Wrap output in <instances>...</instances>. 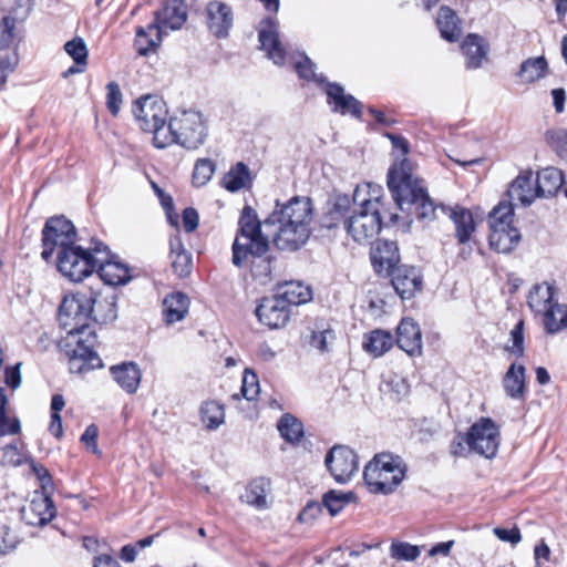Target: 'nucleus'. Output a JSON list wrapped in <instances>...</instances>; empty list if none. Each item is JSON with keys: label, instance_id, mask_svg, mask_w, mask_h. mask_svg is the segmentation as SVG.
I'll use <instances>...</instances> for the list:
<instances>
[{"label": "nucleus", "instance_id": "obj_18", "mask_svg": "<svg viewBox=\"0 0 567 567\" xmlns=\"http://www.w3.org/2000/svg\"><path fill=\"white\" fill-rule=\"evenodd\" d=\"M391 284L402 299H411L422 289V276L415 267L401 265L391 274Z\"/></svg>", "mask_w": 567, "mask_h": 567}, {"label": "nucleus", "instance_id": "obj_55", "mask_svg": "<svg viewBox=\"0 0 567 567\" xmlns=\"http://www.w3.org/2000/svg\"><path fill=\"white\" fill-rule=\"evenodd\" d=\"M107 94H106V105L110 112L116 116L120 112L122 104V93L120 86L115 82H110L106 85Z\"/></svg>", "mask_w": 567, "mask_h": 567}, {"label": "nucleus", "instance_id": "obj_62", "mask_svg": "<svg viewBox=\"0 0 567 567\" xmlns=\"http://www.w3.org/2000/svg\"><path fill=\"white\" fill-rule=\"evenodd\" d=\"M550 555H551L550 548L545 543V540L542 539L539 542V544H537L534 548V558H535L536 567H540L544 561H549Z\"/></svg>", "mask_w": 567, "mask_h": 567}, {"label": "nucleus", "instance_id": "obj_16", "mask_svg": "<svg viewBox=\"0 0 567 567\" xmlns=\"http://www.w3.org/2000/svg\"><path fill=\"white\" fill-rule=\"evenodd\" d=\"M258 39L260 49L266 52L267 58L277 65H284L287 52L279 39V24L276 19L269 17L260 21Z\"/></svg>", "mask_w": 567, "mask_h": 567}, {"label": "nucleus", "instance_id": "obj_27", "mask_svg": "<svg viewBox=\"0 0 567 567\" xmlns=\"http://www.w3.org/2000/svg\"><path fill=\"white\" fill-rule=\"evenodd\" d=\"M565 183L564 175L556 167H546L537 173L536 185L539 197L555 195Z\"/></svg>", "mask_w": 567, "mask_h": 567}, {"label": "nucleus", "instance_id": "obj_54", "mask_svg": "<svg viewBox=\"0 0 567 567\" xmlns=\"http://www.w3.org/2000/svg\"><path fill=\"white\" fill-rule=\"evenodd\" d=\"M334 340V333L331 329L313 331L310 336V346L320 352L328 351V344Z\"/></svg>", "mask_w": 567, "mask_h": 567}, {"label": "nucleus", "instance_id": "obj_51", "mask_svg": "<svg viewBox=\"0 0 567 567\" xmlns=\"http://www.w3.org/2000/svg\"><path fill=\"white\" fill-rule=\"evenodd\" d=\"M511 340L512 346L507 347L506 350L517 357L520 358L524 355V321L519 320L514 328L511 330Z\"/></svg>", "mask_w": 567, "mask_h": 567}, {"label": "nucleus", "instance_id": "obj_48", "mask_svg": "<svg viewBox=\"0 0 567 567\" xmlns=\"http://www.w3.org/2000/svg\"><path fill=\"white\" fill-rule=\"evenodd\" d=\"M215 172V164L208 158H200L196 162L193 172V184L196 186L206 185Z\"/></svg>", "mask_w": 567, "mask_h": 567}, {"label": "nucleus", "instance_id": "obj_4", "mask_svg": "<svg viewBox=\"0 0 567 567\" xmlns=\"http://www.w3.org/2000/svg\"><path fill=\"white\" fill-rule=\"evenodd\" d=\"M379 190L371 184L357 186L353 192V203L360 206L348 220H344L347 233L358 243H363L374 237L382 227L380 212Z\"/></svg>", "mask_w": 567, "mask_h": 567}, {"label": "nucleus", "instance_id": "obj_17", "mask_svg": "<svg viewBox=\"0 0 567 567\" xmlns=\"http://www.w3.org/2000/svg\"><path fill=\"white\" fill-rule=\"evenodd\" d=\"M258 320L270 329H278L288 322L290 308L277 295L265 297L255 310Z\"/></svg>", "mask_w": 567, "mask_h": 567}, {"label": "nucleus", "instance_id": "obj_9", "mask_svg": "<svg viewBox=\"0 0 567 567\" xmlns=\"http://www.w3.org/2000/svg\"><path fill=\"white\" fill-rule=\"evenodd\" d=\"M93 247L84 249L79 245H72L60 249L56 257L59 271L71 281L78 282L89 277L96 269V254Z\"/></svg>", "mask_w": 567, "mask_h": 567}, {"label": "nucleus", "instance_id": "obj_47", "mask_svg": "<svg viewBox=\"0 0 567 567\" xmlns=\"http://www.w3.org/2000/svg\"><path fill=\"white\" fill-rule=\"evenodd\" d=\"M421 554V547L405 542L393 540L390 546V556L395 560L414 561Z\"/></svg>", "mask_w": 567, "mask_h": 567}, {"label": "nucleus", "instance_id": "obj_29", "mask_svg": "<svg viewBox=\"0 0 567 567\" xmlns=\"http://www.w3.org/2000/svg\"><path fill=\"white\" fill-rule=\"evenodd\" d=\"M162 42V30L157 23H150L147 28L136 29L135 47L140 55H147L155 51Z\"/></svg>", "mask_w": 567, "mask_h": 567}, {"label": "nucleus", "instance_id": "obj_36", "mask_svg": "<svg viewBox=\"0 0 567 567\" xmlns=\"http://www.w3.org/2000/svg\"><path fill=\"white\" fill-rule=\"evenodd\" d=\"M449 216L455 224L456 237L461 244L470 240L472 233L475 229L473 216L470 210L456 207L449 209Z\"/></svg>", "mask_w": 567, "mask_h": 567}, {"label": "nucleus", "instance_id": "obj_53", "mask_svg": "<svg viewBox=\"0 0 567 567\" xmlns=\"http://www.w3.org/2000/svg\"><path fill=\"white\" fill-rule=\"evenodd\" d=\"M295 70L298 75L305 80H312L320 84L324 82V78L315 72V64L308 56H303L302 61L297 62Z\"/></svg>", "mask_w": 567, "mask_h": 567}, {"label": "nucleus", "instance_id": "obj_30", "mask_svg": "<svg viewBox=\"0 0 567 567\" xmlns=\"http://www.w3.org/2000/svg\"><path fill=\"white\" fill-rule=\"evenodd\" d=\"M525 372L524 365L511 364L503 378V388L506 394L516 400H523L525 395Z\"/></svg>", "mask_w": 567, "mask_h": 567}, {"label": "nucleus", "instance_id": "obj_63", "mask_svg": "<svg viewBox=\"0 0 567 567\" xmlns=\"http://www.w3.org/2000/svg\"><path fill=\"white\" fill-rule=\"evenodd\" d=\"M20 431L18 419H10L4 414L0 417V435L17 434Z\"/></svg>", "mask_w": 567, "mask_h": 567}, {"label": "nucleus", "instance_id": "obj_20", "mask_svg": "<svg viewBox=\"0 0 567 567\" xmlns=\"http://www.w3.org/2000/svg\"><path fill=\"white\" fill-rule=\"evenodd\" d=\"M399 249L394 241L378 240L371 249V262L379 275L388 276L398 267Z\"/></svg>", "mask_w": 567, "mask_h": 567}, {"label": "nucleus", "instance_id": "obj_24", "mask_svg": "<svg viewBox=\"0 0 567 567\" xmlns=\"http://www.w3.org/2000/svg\"><path fill=\"white\" fill-rule=\"evenodd\" d=\"M326 93L328 103L333 105V111L341 114L350 113L355 117L361 116V103L352 95L346 94L341 85L328 83Z\"/></svg>", "mask_w": 567, "mask_h": 567}, {"label": "nucleus", "instance_id": "obj_15", "mask_svg": "<svg viewBox=\"0 0 567 567\" xmlns=\"http://www.w3.org/2000/svg\"><path fill=\"white\" fill-rule=\"evenodd\" d=\"M93 250L96 254V269L99 277L110 286L124 285L130 280L128 269L125 265L112 260L109 248L103 243L93 241Z\"/></svg>", "mask_w": 567, "mask_h": 567}, {"label": "nucleus", "instance_id": "obj_44", "mask_svg": "<svg viewBox=\"0 0 567 567\" xmlns=\"http://www.w3.org/2000/svg\"><path fill=\"white\" fill-rule=\"evenodd\" d=\"M20 40V30L17 19L10 16L0 20V52L9 50L16 41Z\"/></svg>", "mask_w": 567, "mask_h": 567}, {"label": "nucleus", "instance_id": "obj_25", "mask_svg": "<svg viewBox=\"0 0 567 567\" xmlns=\"http://www.w3.org/2000/svg\"><path fill=\"white\" fill-rule=\"evenodd\" d=\"M110 372L114 381L127 393L133 394L137 391L142 372L138 365L134 362H123L113 365Z\"/></svg>", "mask_w": 567, "mask_h": 567}, {"label": "nucleus", "instance_id": "obj_39", "mask_svg": "<svg viewBox=\"0 0 567 567\" xmlns=\"http://www.w3.org/2000/svg\"><path fill=\"white\" fill-rule=\"evenodd\" d=\"M380 390L389 395L393 401H400L402 398L406 396L410 391V385L405 378L402 375L389 372L383 375V381L380 385Z\"/></svg>", "mask_w": 567, "mask_h": 567}, {"label": "nucleus", "instance_id": "obj_33", "mask_svg": "<svg viewBox=\"0 0 567 567\" xmlns=\"http://www.w3.org/2000/svg\"><path fill=\"white\" fill-rule=\"evenodd\" d=\"M276 295L285 300L289 308L291 306L306 303L312 298L311 289L300 281H289L284 284L280 286L279 291Z\"/></svg>", "mask_w": 567, "mask_h": 567}, {"label": "nucleus", "instance_id": "obj_35", "mask_svg": "<svg viewBox=\"0 0 567 567\" xmlns=\"http://www.w3.org/2000/svg\"><path fill=\"white\" fill-rule=\"evenodd\" d=\"M269 487V480L265 477H257L248 484L245 493L240 496V499L257 508H265L267 506V493Z\"/></svg>", "mask_w": 567, "mask_h": 567}, {"label": "nucleus", "instance_id": "obj_8", "mask_svg": "<svg viewBox=\"0 0 567 567\" xmlns=\"http://www.w3.org/2000/svg\"><path fill=\"white\" fill-rule=\"evenodd\" d=\"M513 217V206L507 203H499L489 213V245L497 252L508 254L520 241V233L512 225Z\"/></svg>", "mask_w": 567, "mask_h": 567}, {"label": "nucleus", "instance_id": "obj_19", "mask_svg": "<svg viewBox=\"0 0 567 567\" xmlns=\"http://www.w3.org/2000/svg\"><path fill=\"white\" fill-rule=\"evenodd\" d=\"M55 514L54 503L48 494L35 496L29 506L21 511L22 519L31 526H44Z\"/></svg>", "mask_w": 567, "mask_h": 567}, {"label": "nucleus", "instance_id": "obj_41", "mask_svg": "<svg viewBox=\"0 0 567 567\" xmlns=\"http://www.w3.org/2000/svg\"><path fill=\"white\" fill-rule=\"evenodd\" d=\"M281 437L289 443H297L303 436L302 423L293 415L284 414L277 424Z\"/></svg>", "mask_w": 567, "mask_h": 567}, {"label": "nucleus", "instance_id": "obj_52", "mask_svg": "<svg viewBox=\"0 0 567 567\" xmlns=\"http://www.w3.org/2000/svg\"><path fill=\"white\" fill-rule=\"evenodd\" d=\"M19 543L18 535L7 522H0V553L14 549Z\"/></svg>", "mask_w": 567, "mask_h": 567}, {"label": "nucleus", "instance_id": "obj_28", "mask_svg": "<svg viewBox=\"0 0 567 567\" xmlns=\"http://www.w3.org/2000/svg\"><path fill=\"white\" fill-rule=\"evenodd\" d=\"M462 50L466 56V68L477 69L487 55V45L484 39L477 34H468L462 44Z\"/></svg>", "mask_w": 567, "mask_h": 567}, {"label": "nucleus", "instance_id": "obj_60", "mask_svg": "<svg viewBox=\"0 0 567 567\" xmlns=\"http://www.w3.org/2000/svg\"><path fill=\"white\" fill-rule=\"evenodd\" d=\"M99 435V430L94 424H91L86 427L84 433L81 436V441L87 446L92 449L94 454H99L100 451L97 449L96 439Z\"/></svg>", "mask_w": 567, "mask_h": 567}, {"label": "nucleus", "instance_id": "obj_61", "mask_svg": "<svg viewBox=\"0 0 567 567\" xmlns=\"http://www.w3.org/2000/svg\"><path fill=\"white\" fill-rule=\"evenodd\" d=\"M21 363H17L12 368H8L4 372V382L12 389H17L21 384Z\"/></svg>", "mask_w": 567, "mask_h": 567}, {"label": "nucleus", "instance_id": "obj_31", "mask_svg": "<svg viewBox=\"0 0 567 567\" xmlns=\"http://www.w3.org/2000/svg\"><path fill=\"white\" fill-rule=\"evenodd\" d=\"M94 296V303L92 305V321L99 323H107L116 319V302L115 297H102L101 293L86 289Z\"/></svg>", "mask_w": 567, "mask_h": 567}, {"label": "nucleus", "instance_id": "obj_14", "mask_svg": "<svg viewBox=\"0 0 567 567\" xmlns=\"http://www.w3.org/2000/svg\"><path fill=\"white\" fill-rule=\"evenodd\" d=\"M324 465L339 484L348 483L359 468L357 454L344 445L331 447L324 457Z\"/></svg>", "mask_w": 567, "mask_h": 567}, {"label": "nucleus", "instance_id": "obj_57", "mask_svg": "<svg viewBox=\"0 0 567 567\" xmlns=\"http://www.w3.org/2000/svg\"><path fill=\"white\" fill-rule=\"evenodd\" d=\"M493 533L499 540L509 543L513 546L517 545L522 540L520 530L517 526H514L512 529L495 527Z\"/></svg>", "mask_w": 567, "mask_h": 567}, {"label": "nucleus", "instance_id": "obj_49", "mask_svg": "<svg viewBox=\"0 0 567 567\" xmlns=\"http://www.w3.org/2000/svg\"><path fill=\"white\" fill-rule=\"evenodd\" d=\"M64 50L78 65H86L89 52L82 38H74L71 41H68L64 44Z\"/></svg>", "mask_w": 567, "mask_h": 567}, {"label": "nucleus", "instance_id": "obj_43", "mask_svg": "<svg viewBox=\"0 0 567 567\" xmlns=\"http://www.w3.org/2000/svg\"><path fill=\"white\" fill-rule=\"evenodd\" d=\"M412 207H414L417 219L424 221H432L437 218L439 212L447 214L450 209L444 206H435L427 192L421 195Z\"/></svg>", "mask_w": 567, "mask_h": 567}, {"label": "nucleus", "instance_id": "obj_32", "mask_svg": "<svg viewBox=\"0 0 567 567\" xmlns=\"http://www.w3.org/2000/svg\"><path fill=\"white\" fill-rule=\"evenodd\" d=\"M172 268L179 278H185L192 272V255L184 248L178 236L171 239Z\"/></svg>", "mask_w": 567, "mask_h": 567}, {"label": "nucleus", "instance_id": "obj_23", "mask_svg": "<svg viewBox=\"0 0 567 567\" xmlns=\"http://www.w3.org/2000/svg\"><path fill=\"white\" fill-rule=\"evenodd\" d=\"M187 19V10L184 0H169L161 11L155 12L153 23H157L163 31L164 28L171 30L179 29Z\"/></svg>", "mask_w": 567, "mask_h": 567}, {"label": "nucleus", "instance_id": "obj_46", "mask_svg": "<svg viewBox=\"0 0 567 567\" xmlns=\"http://www.w3.org/2000/svg\"><path fill=\"white\" fill-rule=\"evenodd\" d=\"M353 498L352 493H342L331 489L323 495L322 505L330 515L334 516Z\"/></svg>", "mask_w": 567, "mask_h": 567}, {"label": "nucleus", "instance_id": "obj_21", "mask_svg": "<svg viewBox=\"0 0 567 567\" xmlns=\"http://www.w3.org/2000/svg\"><path fill=\"white\" fill-rule=\"evenodd\" d=\"M396 343L400 349L409 355H421L422 353V333L411 318H404L396 329Z\"/></svg>", "mask_w": 567, "mask_h": 567}, {"label": "nucleus", "instance_id": "obj_1", "mask_svg": "<svg viewBox=\"0 0 567 567\" xmlns=\"http://www.w3.org/2000/svg\"><path fill=\"white\" fill-rule=\"evenodd\" d=\"M94 296L86 289L66 295L58 312L60 326L66 331V354L69 369L73 373H83L102 368L103 362L94 351L96 333L91 327Z\"/></svg>", "mask_w": 567, "mask_h": 567}, {"label": "nucleus", "instance_id": "obj_56", "mask_svg": "<svg viewBox=\"0 0 567 567\" xmlns=\"http://www.w3.org/2000/svg\"><path fill=\"white\" fill-rule=\"evenodd\" d=\"M18 61L14 54L9 52L0 53V90L7 82V79L11 72H13Z\"/></svg>", "mask_w": 567, "mask_h": 567}, {"label": "nucleus", "instance_id": "obj_7", "mask_svg": "<svg viewBox=\"0 0 567 567\" xmlns=\"http://www.w3.org/2000/svg\"><path fill=\"white\" fill-rule=\"evenodd\" d=\"M388 187L400 209L406 205L410 209L426 189L423 181L412 173V164L404 157L394 164L388 173Z\"/></svg>", "mask_w": 567, "mask_h": 567}, {"label": "nucleus", "instance_id": "obj_2", "mask_svg": "<svg viewBox=\"0 0 567 567\" xmlns=\"http://www.w3.org/2000/svg\"><path fill=\"white\" fill-rule=\"evenodd\" d=\"M270 234L261 229V223L250 206H245L238 220V231L231 250V262L241 268L249 265L251 275L267 284L272 275V258L267 255Z\"/></svg>", "mask_w": 567, "mask_h": 567}, {"label": "nucleus", "instance_id": "obj_40", "mask_svg": "<svg viewBox=\"0 0 567 567\" xmlns=\"http://www.w3.org/2000/svg\"><path fill=\"white\" fill-rule=\"evenodd\" d=\"M393 346V337L385 330H373L363 342L367 352L374 357H381Z\"/></svg>", "mask_w": 567, "mask_h": 567}, {"label": "nucleus", "instance_id": "obj_26", "mask_svg": "<svg viewBox=\"0 0 567 567\" xmlns=\"http://www.w3.org/2000/svg\"><path fill=\"white\" fill-rule=\"evenodd\" d=\"M508 196L513 200L520 202L524 206H529L536 197H539L537 187L534 188L532 172H525L515 178L508 189Z\"/></svg>", "mask_w": 567, "mask_h": 567}, {"label": "nucleus", "instance_id": "obj_10", "mask_svg": "<svg viewBox=\"0 0 567 567\" xmlns=\"http://www.w3.org/2000/svg\"><path fill=\"white\" fill-rule=\"evenodd\" d=\"M169 144L177 143L188 150L202 145L206 137V128L202 114L196 111H184L172 117L167 124Z\"/></svg>", "mask_w": 567, "mask_h": 567}, {"label": "nucleus", "instance_id": "obj_58", "mask_svg": "<svg viewBox=\"0 0 567 567\" xmlns=\"http://www.w3.org/2000/svg\"><path fill=\"white\" fill-rule=\"evenodd\" d=\"M331 208L333 214H337L339 217L349 218L348 213L351 208V198L346 194L337 195Z\"/></svg>", "mask_w": 567, "mask_h": 567}, {"label": "nucleus", "instance_id": "obj_5", "mask_svg": "<svg viewBox=\"0 0 567 567\" xmlns=\"http://www.w3.org/2000/svg\"><path fill=\"white\" fill-rule=\"evenodd\" d=\"M405 476V466L400 456L390 453L377 454L364 467L363 480L370 492L390 494Z\"/></svg>", "mask_w": 567, "mask_h": 567}, {"label": "nucleus", "instance_id": "obj_38", "mask_svg": "<svg viewBox=\"0 0 567 567\" xmlns=\"http://www.w3.org/2000/svg\"><path fill=\"white\" fill-rule=\"evenodd\" d=\"M189 299L182 292H174L164 299L165 317L167 323L184 319L188 311Z\"/></svg>", "mask_w": 567, "mask_h": 567}, {"label": "nucleus", "instance_id": "obj_34", "mask_svg": "<svg viewBox=\"0 0 567 567\" xmlns=\"http://www.w3.org/2000/svg\"><path fill=\"white\" fill-rule=\"evenodd\" d=\"M251 183L250 171L243 162L234 165L221 179L223 187L231 193L249 187Z\"/></svg>", "mask_w": 567, "mask_h": 567}, {"label": "nucleus", "instance_id": "obj_11", "mask_svg": "<svg viewBox=\"0 0 567 567\" xmlns=\"http://www.w3.org/2000/svg\"><path fill=\"white\" fill-rule=\"evenodd\" d=\"M554 288L547 284L535 285L528 295V306L537 315L544 316L548 332H557L564 326L566 310L553 301Z\"/></svg>", "mask_w": 567, "mask_h": 567}, {"label": "nucleus", "instance_id": "obj_22", "mask_svg": "<svg viewBox=\"0 0 567 567\" xmlns=\"http://www.w3.org/2000/svg\"><path fill=\"white\" fill-rule=\"evenodd\" d=\"M208 28L218 38L228 35L233 25L230 7L220 1H212L207 6Z\"/></svg>", "mask_w": 567, "mask_h": 567}, {"label": "nucleus", "instance_id": "obj_42", "mask_svg": "<svg viewBox=\"0 0 567 567\" xmlns=\"http://www.w3.org/2000/svg\"><path fill=\"white\" fill-rule=\"evenodd\" d=\"M547 61L544 56L527 59L520 65L518 76L524 83H532L545 76Z\"/></svg>", "mask_w": 567, "mask_h": 567}, {"label": "nucleus", "instance_id": "obj_12", "mask_svg": "<svg viewBox=\"0 0 567 567\" xmlns=\"http://www.w3.org/2000/svg\"><path fill=\"white\" fill-rule=\"evenodd\" d=\"M76 241V229L71 220L63 216L50 217L42 229V258L49 261L56 247L64 249Z\"/></svg>", "mask_w": 567, "mask_h": 567}, {"label": "nucleus", "instance_id": "obj_59", "mask_svg": "<svg viewBox=\"0 0 567 567\" xmlns=\"http://www.w3.org/2000/svg\"><path fill=\"white\" fill-rule=\"evenodd\" d=\"M22 463V456L19 449L14 445H8L3 449L2 464L18 466Z\"/></svg>", "mask_w": 567, "mask_h": 567}, {"label": "nucleus", "instance_id": "obj_64", "mask_svg": "<svg viewBox=\"0 0 567 567\" xmlns=\"http://www.w3.org/2000/svg\"><path fill=\"white\" fill-rule=\"evenodd\" d=\"M198 214L196 209L188 207L183 212V226L187 233L194 231L198 226Z\"/></svg>", "mask_w": 567, "mask_h": 567}, {"label": "nucleus", "instance_id": "obj_50", "mask_svg": "<svg viewBox=\"0 0 567 567\" xmlns=\"http://www.w3.org/2000/svg\"><path fill=\"white\" fill-rule=\"evenodd\" d=\"M259 391L260 388L257 374L246 369L243 377V384L240 390L241 395L248 401H251L256 399V396L259 394Z\"/></svg>", "mask_w": 567, "mask_h": 567}, {"label": "nucleus", "instance_id": "obj_37", "mask_svg": "<svg viewBox=\"0 0 567 567\" xmlns=\"http://www.w3.org/2000/svg\"><path fill=\"white\" fill-rule=\"evenodd\" d=\"M436 24L439 27L441 37L450 42L458 40L461 37V27L458 25V19L455 12L447 8L442 7L440 9Z\"/></svg>", "mask_w": 567, "mask_h": 567}, {"label": "nucleus", "instance_id": "obj_13", "mask_svg": "<svg viewBox=\"0 0 567 567\" xmlns=\"http://www.w3.org/2000/svg\"><path fill=\"white\" fill-rule=\"evenodd\" d=\"M470 451L486 458L495 456L499 445V431L491 419H481L466 434Z\"/></svg>", "mask_w": 567, "mask_h": 567}, {"label": "nucleus", "instance_id": "obj_6", "mask_svg": "<svg viewBox=\"0 0 567 567\" xmlns=\"http://www.w3.org/2000/svg\"><path fill=\"white\" fill-rule=\"evenodd\" d=\"M133 113L140 127L153 133L155 147L164 148L169 145V131L166 125L167 110L163 100L156 96H142L134 106Z\"/></svg>", "mask_w": 567, "mask_h": 567}, {"label": "nucleus", "instance_id": "obj_3", "mask_svg": "<svg viewBox=\"0 0 567 567\" xmlns=\"http://www.w3.org/2000/svg\"><path fill=\"white\" fill-rule=\"evenodd\" d=\"M311 220L310 198L296 196L282 205L277 202L274 212L261 223V229L270 234L277 248L293 251L307 243Z\"/></svg>", "mask_w": 567, "mask_h": 567}, {"label": "nucleus", "instance_id": "obj_45", "mask_svg": "<svg viewBox=\"0 0 567 567\" xmlns=\"http://www.w3.org/2000/svg\"><path fill=\"white\" fill-rule=\"evenodd\" d=\"M200 416L208 430H216L225 421L224 408L216 401H207L200 408Z\"/></svg>", "mask_w": 567, "mask_h": 567}]
</instances>
